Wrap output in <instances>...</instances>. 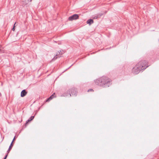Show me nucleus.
<instances>
[{
	"label": "nucleus",
	"instance_id": "obj_17",
	"mask_svg": "<svg viewBox=\"0 0 159 159\" xmlns=\"http://www.w3.org/2000/svg\"><path fill=\"white\" fill-rule=\"evenodd\" d=\"M8 154V153H7V154L6 155V156H5V157H4V159H6V158H7V156Z\"/></svg>",
	"mask_w": 159,
	"mask_h": 159
},
{
	"label": "nucleus",
	"instance_id": "obj_13",
	"mask_svg": "<svg viewBox=\"0 0 159 159\" xmlns=\"http://www.w3.org/2000/svg\"><path fill=\"white\" fill-rule=\"evenodd\" d=\"M98 18H99V17L98 14L96 15L93 18L94 19H97Z\"/></svg>",
	"mask_w": 159,
	"mask_h": 159
},
{
	"label": "nucleus",
	"instance_id": "obj_2",
	"mask_svg": "<svg viewBox=\"0 0 159 159\" xmlns=\"http://www.w3.org/2000/svg\"><path fill=\"white\" fill-rule=\"evenodd\" d=\"M98 84L101 86L104 87H109L110 82L108 78L105 76H102L99 78L98 80Z\"/></svg>",
	"mask_w": 159,
	"mask_h": 159
},
{
	"label": "nucleus",
	"instance_id": "obj_10",
	"mask_svg": "<svg viewBox=\"0 0 159 159\" xmlns=\"http://www.w3.org/2000/svg\"><path fill=\"white\" fill-rule=\"evenodd\" d=\"M55 94V93H53L52 95H51L49 98H48L46 100V102H48L51 100L54 97L53 95Z\"/></svg>",
	"mask_w": 159,
	"mask_h": 159
},
{
	"label": "nucleus",
	"instance_id": "obj_9",
	"mask_svg": "<svg viewBox=\"0 0 159 159\" xmlns=\"http://www.w3.org/2000/svg\"><path fill=\"white\" fill-rule=\"evenodd\" d=\"M34 118V116H31L29 118V119L26 121V122L25 124V125H26L30 121H31Z\"/></svg>",
	"mask_w": 159,
	"mask_h": 159
},
{
	"label": "nucleus",
	"instance_id": "obj_16",
	"mask_svg": "<svg viewBox=\"0 0 159 159\" xmlns=\"http://www.w3.org/2000/svg\"><path fill=\"white\" fill-rule=\"evenodd\" d=\"M91 91H93V89H90L88 90V92Z\"/></svg>",
	"mask_w": 159,
	"mask_h": 159
},
{
	"label": "nucleus",
	"instance_id": "obj_4",
	"mask_svg": "<svg viewBox=\"0 0 159 159\" xmlns=\"http://www.w3.org/2000/svg\"><path fill=\"white\" fill-rule=\"evenodd\" d=\"M65 52V51L63 50H60V51H58L57 52L56 56H54V58L52 59V61H54L58 57H60V55H61Z\"/></svg>",
	"mask_w": 159,
	"mask_h": 159
},
{
	"label": "nucleus",
	"instance_id": "obj_1",
	"mask_svg": "<svg viewBox=\"0 0 159 159\" xmlns=\"http://www.w3.org/2000/svg\"><path fill=\"white\" fill-rule=\"evenodd\" d=\"M148 62L143 60L139 61L132 69V72L135 74H138L140 71L142 70H145L148 67Z\"/></svg>",
	"mask_w": 159,
	"mask_h": 159
},
{
	"label": "nucleus",
	"instance_id": "obj_3",
	"mask_svg": "<svg viewBox=\"0 0 159 159\" xmlns=\"http://www.w3.org/2000/svg\"><path fill=\"white\" fill-rule=\"evenodd\" d=\"M70 91L71 92V93L72 96H75L77 95V92L76 91V89L75 88H73L71 89L70 90L67 91V93L62 94L61 95V96L71 97V95L70 93Z\"/></svg>",
	"mask_w": 159,
	"mask_h": 159
},
{
	"label": "nucleus",
	"instance_id": "obj_8",
	"mask_svg": "<svg viewBox=\"0 0 159 159\" xmlns=\"http://www.w3.org/2000/svg\"><path fill=\"white\" fill-rule=\"evenodd\" d=\"M13 143V141H12L9 147V148L8 150L7 151V153H9V152H10V151L11 150V149L12 148V147L13 146V144H12Z\"/></svg>",
	"mask_w": 159,
	"mask_h": 159
},
{
	"label": "nucleus",
	"instance_id": "obj_15",
	"mask_svg": "<svg viewBox=\"0 0 159 159\" xmlns=\"http://www.w3.org/2000/svg\"><path fill=\"white\" fill-rule=\"evenodd\" d=\"M16 23H15V24L14 25V26H13V28L12 29V30H13V31H14V30H15V25Z\"/></svg>",
	"mask_w": 159,
	"mask_h": 159
},
{
	"label": "nucleus",
	"instance_id": "obj_5",
	"mask_svg": "<svg viewBox=\"0 0 159 159\" xmlns=\"http://www.w3.org/2000/svg\"><path fill=\"white\" fill-rule=\"evenodd\" d=\"M79 16L77 14H74L70 16L68 18L69 20L72 21L73 20H76L78 18Z\"/></svg>",
	"mask_w": 159,
	"mask_h": 159
},
{
	"label": "nucleus",
	"instance_id": "obj_12",
	"mask_svg": "<svg viewBox=\"0 0 159 159\" xmlns=\"http://www.w3.org/2000/svg\"><path fill=\"white\" fill-rule=\"evenodd\" d=\"M4 51L3 50V48L0 45V52L3 53L4 52Z\"/></svg>",
	"mask_w": 159,
	"mask_h": 159
},
{
	"label": "nucleus",
	"instance_id": "obj_6",
	"mask_svg": "<svg viewBox=\"0 0 159 159\" xmlns=\"http://www.w3.org/2000/svg\"><path fill=\"white\" fill-rule=\"evenodd\" d=\"M27 93V92L26 91V90L25 89L23 90L21 93V97H24L26 95Z\"/></svg>",
	"mask_w": 159,
	"mask_h": 159
},
{
	"label": "nucleus",
	"instance_id": "obj_14",
	"mask_svg": "<svg viewBox=\"0 0 159 159\" xmlns=\"http://www.w3.org/2000/svg\"><path fill=\"white\" fill-rule=\"evenodd\" d=\"M98 15V17L99 18L103 15V14L102 13H99Z\"/></svg>",
	"mask_w": 159,
	"mask_h": 159
},
{
	"label": "nucleus",
	"instance_id": "obj_18",
	"mask_svg": "<svg viewBox=\"0 0 159 159\" xmlns=\"http://www.w3.org/2000/svg\"><path fill=\"white\" fill-rule=\"evenodd\" d=\"M15 137L13 139V140H12V141H13V142L14 141V140L15 139Z\"/></svg>",
	"mask_w": 159,
	"mask_h": 159
},
{
	"label": "nucleus",
	"instance_id": "obj_7",
	"mask_svg": "<svg viewBox=\"0 0 159 159\" xmlns=\"http://www.w3.org/2000/svg\"><path fill=\"white\" fill-rule=\"evenodd\" d=\"M32 0H22V4L23 5H25L26 4H28L29 2H31Z\"/></svg>",
	"mask_w": 159,
	"mask_h": 159
},
{
	"label": "nucleus",
	"instance_id": "obj_19",
	"mask_svg": "<svg viewBox=\"0 0 159 159\" xmlns=\"http://www.w3.org/2000/svg\"><path fill=\"white\" fill-rule=\"evenodd\" d=\"M96 81H97V83H98V82H97L98 80H96Z\"/></svg>",
	"mask_w": 159,
	"mask_h": 159
},
{
	"label": "nucleus",
	"instance_id": "obj_11",
	"mask_svg": "<svg viewBox=\"0 0 159 159\" xmlns=\"http://www.w3.org/2000/svg\"><path fill=\"white\" fill-rule=\"evenodd\" d=\"M87 23L90 25L93 23V21L92 19H89L87 21Z\"/></svg>",
	"mask_w": 159,
	"mask_h": 159
}]
</instances>
